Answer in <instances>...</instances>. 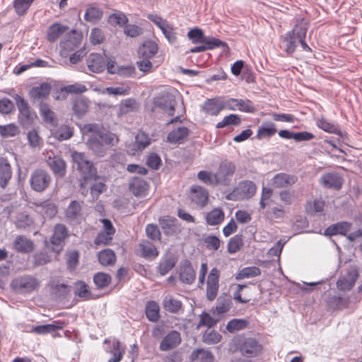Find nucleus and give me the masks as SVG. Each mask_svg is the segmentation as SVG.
Listing matches in <instances>:
<instances>
[{
	"label": "nucleus",
	"mask_w": 362,
	"mask_h": 362,
	"mask_svg": "<svg viewBox=\"0 0 362 362\" xmlns=\"http://www.w3.org/2000/svg\"><path fill=\"white\" fill-rule=\"evenodd\" d=\"M84 131L90 134L87 139V145L96 156L103 157L114 145L115 135L100 129L98 124H86Z\"/></svg>",
	"instance_id": "obj_1"
},
{
	"label": "nucleus",
	"mask_w": 362,
	"mask_h": 362,
	"mask_svg": "<svg viewBox=\"0 0 362 362\" xmlns=\"http://www.w3.org/2000/svg\"><path fill=\"white\" fill-rule=\"evenodd\" d=\"M180 102V97H176L173 94H166L158 98V105L169 115L176 116L172 119L169 123H175L180 121V117L184 112V107Z\"/></svg>",
	"instance_id": "obj_2"
},
{
	"label": "nucleus",
	"mask_w": 362,
	"mask_h": 362,
	"mask_svg": "<svg viewBox=\"0 0 362 362\" xmlns=\"http://www.w3.org/2000/svg\"><path fill=\"white\" fill-rule=\"evenodd\" d=\"M71 158L76 165L77 170L81 173L84 180L96 178V168L83 153L74 151L71 153Z\"/></svg>",
	"instance_id": "obj_3"
},
{
	"label": "nucleus",
	"mask_w": 362,
	"mask_h": 362,
	"mask_svg": "<svg viewBox=\"0 0 362 362\" xmlns=\"http://www.w3.org/2000/svg\"><path fill=\"white\" fill-rule=\"evenodd\" d=\"M257 187L250 180L240 182L233 190L227 196L228 200H243L250 199L256 193Z\"/></svg>",
	"instance_id": "obj_4"
},
{
	"label": "nucleus",
	"mask_w": 362,
	"mask_h": 362,
	"mask_svg": "<svg viewBox=\"0 0 362 362\" xmlns=\"http://www.w3.org/2000/svg\"><path fill=\"white\" fill-rule=\"evenodd\" d=\"M236 166L234 163L225 160L220 163L216 172L218 185L229 186L235 173Z\"/></svg>",
	"instance_id": "obj_5"
},
{
	"label": "nucleus",
	"mask_w": 362,
	"mask_h": 362,
	"mask_svg": "<svg viewBox=\"0 0 362 362\" xmlns=\"http://www.w3.org/2000/svg\"><path fill=\"white\" fill-rule=\"evenodd\" d=\"M52 181L51 176L44 170L37 169L35 170L30 179L31 188L37 192L45 191Z\"/></svg>",
	"instance_id": "obj_6"
},
{
	"label": "nucleus",
	"mask_w": 362,
	"mask_h": 362,
	"mask_svg": "<svg viewBox=\"0 0 362 362\" xmlns=\"http://www.w3.org/2000/svg\"><path fill=\"white\" fill-rule=\"evenodd\" d=\"M14 288L21 292H31L37 290L40 285V281L31 276H24L16 279L12 282Z\"/></svg>",
	"instance_id": "obj_7"
},
{
	"label": "nucleus",
	"mask_w": 362,
	"mask_h": 362,
	"mask_svg": "<svg viewBox=\"0 0 362 362\" xmlns=\"http://www.w3.org/2000/svg\"><path fill=\"white\" fill-rule=\"evenodd\" d=\"M13 99L15 100L19 110L18 118L21 121V123L24 127L29 126L32 123L33 115L32 114L28 103L21 96L18 94H16L13 96Z\"/></svg>",
	"instance_id": "obj_8"
},
{
	"label": "nucleus",
	"mask_w": 362,
	"mask_h": 362,
	"mask_svg": "<svg viewBox=\"0 0 362 362\" xmlns=\"http://www.w3.org/2000/svg\"><path fill=\"white\" fill-rule=\"evenodd\" d=\"M220 272L217 268H213L208 276L206 281V298L209 300H214L218 292Z\"/></svg>",
	"instance_id": "obj_9"
},
{
	"label": "nucleus",
	"mask_w": 362,
	"mask_h": 362,
	"mask_svg": "<svg viewBox=\"0 0 362 362\" xmlns=\"http://www.w3.org/2000/svg\"><path fill=\"white\" fill-rule=\"evenodd\" d=\"M262 350V346L255 338H247L240 345V351L244 356L255 357Z\"/></svg>",
	"instance_id": "obj_10"
},
{
	"label": "nucleus",
	"mask_w": 362,
	"mask_h": 362,
	"mask_svg": "<svg viewBox=\"0 0 362 362\" xmlns=\"http://www.w3.org/2000/svg\"><path fill=\"white\" fill-rule=\"evenodd\" d=\"M189 197L193 203L204 207L209 202V192L204 187L194 185L190 189Z\"/></svg>",
	"instance_id": "obj_11"
},
{
	"label": "nucleus",
	"mask_w": 362,
	"mask_h": 362,
	"mask_svg": "<svg viewBox=\"0 0 362 362\" xmlns=\"http://www.w3.org/2000/svg\"><path fill=\"white\" fill-rule=\"evenodd\" d=\"M297 181L296 175L280 173L272 177L271 185L274 188H285L293 185Z\"/></svg>",
	"instance_id": "obj_12"
},
{
	"label": "nucleus",
	"mask_w": 362,
	"mask_h": 362,
	"mask_svg": "<svg viewBox=\"0 0 362 362\" xmlns=\"http://www.w3.org/2000/svg\"><path fill=\"white\" fill-rule=\"evenodd\" d=\"M68 235V230L64 224L58 223L55 225L50 239L51 243L57 247L56 249L53 248L54 252H58L62 249V243Z\"/></svg>",
	"instance_id": "obj_13"
},
{
	"label": "nucleus",
	"mask_w": 362,
	"mask_h": 362,
	"mask_svg": "<svg viewBox=\"0 0 362 362\" xmlns=\"http://www.w3.org/2000/svg\"><path fill=\"white\" fill-rule=\"evenodd\" d=\"M86 64L90 71L100 73L105 69L106 61L102 54L92 53L87 57Z\"/></svg>",
	"instance_id": "obj_14"
},
{
	"label": "nucleus",
	"mask_w": 362,
	"mask_h": 362,
	"mask_svg": "<svg viewBox=\"0 0 362 362\" xmlns=\"http://www.w3.org/2000/svg\"><path fill=\"white\" fill-rule=\"evenodd\" d=\"M46 162L55 175L59 177L64 176L66 165L61 157L54 155L53 156H49L46 159Z\"/></svg>",
	"instance_id": "obj_15"
},
{
	"label": "nucleus",
	"mask_w": 362,
	"mask_h": 362,
	"mask_svg": "<svg viewBox=\"0 0 362 362\" xmlns=\"http://www.w3.org/2000/svg\"><path fill=\"white\" fill-rule=\"evenodd\" d=\"M181 337L180 333L177 331H172L161 341L160 349L163 351L170 350L179 345Z\"/></svg>",
	"instance_id": "obj_16"
},
{
	"label": "nucleus",
	"mask_w": 362,
	"mask_h": 362,
	"mask_svg": "<svg viewBox=\"0 0 362 362\" xmlns=\"http://www.w3.org/2000/svg\"><path fill=\"white\" fill-rule=\"evenodd\" d=\"M195 271L191 263L187 260L184 261L181 264L180 272V279L181 281L187 284H191L195 280Z\"/></svg>",
	"instance_id": "obj_17"
},
{
	"label": "nucleus",
	"mask_w": 362,
	"mask_h": 362,
	"mask_svg": "<svg viewBox=\"0 0 362 362\" xmlns=\"http://www.w3.org/2000/svg\"><path fill=\"white\" fill-rule=\"evenodd\" d=\"M148 186L145 180L139 177L133 178L129 185V191L136 197H144L148 191Z\"/></svg>",
	"instance_id": "obj_18"
},
{
	"label": "nucleus",
	"mask_w": 362,
	"mask_h": 362,
	"mask_svg": "<svg viewBox=\"0 0 362 362\" xmlns=\"http://www.w3.org/2000/svg\"><path fill=\"white\" fill-rule=\"evenodd\" d=\"M12 176V170L8 160L0 158V187L5 188Z\"/></svg>",
	"instance_id": "obj_19"
},
{
	"label": "nucleus",
	"mask_w": 362,
	"mask_h": 362,
	"mask_svg": "<svg viewBox=\"0 0 362 362\" xmlns=\"http://www.w3.org/2000/svg\"><path fill=\"white\" fill-rule=\"evenodd\" d=\"M225 218V213L223 210L219 207L214 208L211 211L206 213L205 220L207 225L215 226L220 225Z\"/></svg>",
	"instance_id": "obj_20"
},
{
	"label": "nucleus",
	"mask_w": 362,
	"mask_h": 362,
	"mask_svg": "<svg viewBox=\"0 0 362 362\" xmlns=\"http://www.w3.org/2000/svg\"><path fill=\"white\" fill-rule=\"evenodd\" d=\"M51 90V86L47 83H43L38 86H35L30 90L29 95L33 101H37L47 98Z\"/></svg>",
	"instance_id": "obj_21"
},
{
	"label": "nucleus",
	"mask_w": 362,
	"mask_h": 362,
	"mask_svg": "<svg viewBox=\"0 0 362 362\" xmlns=\"http://www.w3.org/2000/svg\"><path fill=\"white\" fill-rule=\"evenodd\" d=\"M89 109L88 100L84 97H78L73 101L72 110L78 117H82Z\"/></svg>",
	"instance_id": "obj_22"
},
{
	"label": "nucleus",
	"mask_w": 362,
	"mask_h": 362,
	"mask_svg": "<svg viewBox=\"0 0 362 362\" xmlns=\"http://www.w3.org/2000/svg\"><path fill=\"white\" fill-rule=\"evenodd\" d=\"M320 180L325 187L336 189H340L343 183L341 177L336 173H327L321 177Z\"/></svg>",
	"instance_id": "obj_23"
},
{
	"label": "nucleus",
	"mask_w": 362,
	"mask_h": 362,
	"mask_svg": "<svg viewBox=\"0 0 362 362\" xmlns=\"http://www.w3.org/2000/svg\"><path fill=\"white\" fill-rule=\"evenodd\" d=\"M203 110L210 115H217L223 110L222 100L212 98L206 100L202 107Z\"/></svg>",
	"instance_id": "obj_24"
},
{
	"label": "nucleus",
	"mask_w": 362,
	"mask_h": 362,
	"mask_svg": "<svg viewBox=\"0 0 362 362\" xmlns=\"http://www.w3.org/2000/svg\"><path fill=\"white\" fill-rule=\"evenodd\" d=\"M299 30V25H297L290 32L287 33L284 38L285 50L288 53H293L295 51L297 40V32Z\"/></svg>",
	"instance_id": "obj_25"
},
{
	"label": "nucleus",
	"mask_w": 362,
	"mask_h": 362,
	"mask_svg": "<svg viewBox=\"0 0 362 362\" xmlns=\"http://www.w3.org/2000/svg\"><path fill=\"white\" fill-rule=\"evenodd\" d=\"M214 360V357L212 353L204 349H195L190 355L192 362H213Z\"/></svg>",
	"instance_id": "obj_26"
},
{
	"label": "nucleus",
	"mask_w": 362,
	"mask_h": 362,
	"mask_svg": "<svg viewBox=\"0 0 362 362\" xmlns=\"http://www.w3.org/2000/svg\"><path fill=\"white\" fill-rule=\"evenodd\" d=\"M14 249L19 252L28 253L33 250V243L24 236H18L13 243Z\"/></svg>",
	"instance_id": "obj_27"
},
{
	"label": "nucleus",
	"mask_w": 362,
	"mask_h": 362,
	"mask_svg": "<svg viewBox=\"0 0 362 362\" xmlns=\"http://www.w3.org/2000/svg\"><path fill=\"white\" fill-rule=\"evenodd\" d=\"M35 211L48 218L54 216L57 212L56 205L50 202L35 204Z\"/></svg>",
	"instance_id": "obj_28"
},
{
	"label": "nucleus",
	"mask_w": 362,
	"mask_h": 362,
	"mask_svg": "<svg viewBox=\"0 0 362 362\" xmlns=\"http://www.w3.org/2000/svg\"><path fill=\"white\" fill-rule=\"evenodd\" d=\"M351 228L349 222H339L329 226L325 230V235L332 236L337 234L345 235Z\"/></svg>",
	"instance_id": "obj_29"
},
{
	"label": "nucleus",
	"mask_w": 362,
	"mask_h": 362,
	"mask_svg": "<svg viewBox=\"0 0 362 362\" xmlns=\"http://www.w3.org/2000/svg\"><path fill=\"white\" fill-rule=\"evenodd\" d=\"M349 276V279L346 277H341L339 279L337 283V288L339 289L346 291L351 290L354 287L358 274L357 272L354 270L352 272H350Z\"/></svg>",
	"instance_id": "obj_30"
},
{
	"label": "nucleus",
	"mask_w": 362,
	"mask_h": 362,
	"mask_svg": "<svg viewBox=\"0 0 362 362\" xmlns=\"http://www.w3.org/2000/svg\"><path fill=\"white\" fill-rule=\"evenodd\" d=\"M65 216L69 221H75L81 216V205L78 201H72L65 211Z\"/></svg>",
	"instance_id": "obj_31"
},
{
	"label": "nucleus",
	"mask_w": 362,
	"mask_h": 362,
	"mask_svg": "<svg viewBox=\"0 0 362 362\" xmlns=\"http://www.w3.org/2000/svg\"><path fill=\"white\" fill-rule=\"evenodd\" d=\"M99 262L103 266H111L116 262V255L113 250L105 249L98 254Z\"/></svg>",
	"instance_id": "obj_32"
},
{
	"label": "nucleus",
	"mask_w": 362,
	"mask_h": 362,
	"mask_svg": "<svg viewBox=\"0 0 362 362\" xmlns=\"http://www.w3.org/2000/svg\"><path fill=\"white\" fill-rule=\"evenodd\" d=\"M231 303V299L228 295L219 296L214 313L221 315L227 313L230 308Z\"/></svg>",
	"instance_id": "obj_33"
},
{
	"label": "nucleus",
	"mask_w": 362,
	"mask_h": 362,
	"mask_svg": "<svg viewBox=\"0 0 362 362\" xmlns=\"http://www.w3.org/2000/svg\"><path fill=\"white\" fill-rule=\"evenodd\" d=\"M103 11L95 6H89L87 8L85 14L84 19L92 24L97 23L103 17Z\"/></svg>",
	"instance_id": "obj_34"
},
{
	"label": "nucleus",
	"mask_w": 362,
	"mask_h": 362,
	"mask_svg": "<svg viewBox=\"0 0 362 362\" xmlns=\"http://www.w3.org/2000/svg\"><path fill=\"white\" fill-rule=\"evenodd\" d=\"M158 45L153 41H146L139 48V54L144 58H152L158 52Z\"/></svg>",
	"instance_id": "obj_35"
},
{
	"label": "nucleus",
	"mask_w": 362,
	"mask_h": 362,
	"mask_svg": "<svg viewBox=\"0 0 362 362\" xmlns=\"http://www.w3.org/2000/svg\"><path fill=\"white\" fill-rule=\"evenodd\" d=\"M276 132V124L267 122L262 124L257 131V137L258 139L269 138Z\"/></svg>",
	"instance_id": "obj_36"
},
{
	"label": "nucleus",
	"mask_w": 362,
	"mask_h": 362,
	"mask_svg": "<svg viewBox=\"0 0 362 362\" xmlns=\"http://www.w3.org/2000/svg\"><path fill=\"white\" fill-rule=\"evenodd\" d=\"M197 178L203 183L212 187L219 185L216 173L207 170H201L197 174Z\"/></svg>",
	"instance_id": "obj_37"
},
{
	"label": "nucleus",
	"mask_w": 362,
	"mask_h": 362,
	"mask_svg": "<svg viewBox=\"0 0 362 362\" xmlns=\"http://www.w3.org/2000/svg\"><path fill=\"white\" fill-rule=\"evenodd\" d=\"M142 255L145 258L153 259L158 255V251L156 246L151 242L145 240L139 244Z\"/></svg>",
	"instance_id": "obj_38"
},
{
	"label": "nucleus",
	"mask_w": 362,
	"mask_h": 362,
	"mask_svg": "<svg viewBox=\"0 0 362 362\" xmlns=\"http://www.w3.org/2000/svg\"><path fill=\"white\" fill-rule=\"evenodd\" d=\"M189 130L185 127H179L170 132L168 135V141L170 143H177L187 136Z\"/></svg>",
	"instance_id": "obj_39"
},
{
	"label": "nucleus",
	"mask_w": 362,
	"mask_h": 362,
	"mask_svg": "<svg viewBox=\"0 0 362 362\" xmlns=\"http://www.w3.org/2000/svg\"><path fill=\"white\" fill-rule=\"evenodd\" d=\"M67 28L61 25L60 23H54L52 25L47 32V39L49 42L56 41L59 36H61L65 31Z\"/></svg>",
	"instance_id": "obj_40"
},
{
	"label": "nucleus",
	"mask_w": 362,
	"mask_h": 362,
	"mask_svg": "<svg viewBox=\"0 0 362 362\" xmlns=\"http://www.w3.org/2000/svg\"><path fill=\"white\" fill-rule=\"evenodd\" d=\"M160 307L155 301H150L146 306V317L151 322H157L159 320Z\"/></svg>",
	"instance_id": "obj_41"
},
{
	"label": "nucleus",
	"mask_w": 362,
	"mask_h": 362,
	"mask_svg": "<svg viewBox=\"0 0 362 362\" xmlns=\"http://www.w3.org/2000/svg\"><path fill=\"white\" fill-rule=\"evenodd\" d=\"M125 352L124 347L119 341H114L110 350L112 357L108 359V362H119Z\"/></svg>",
	"instance_id": "obj_42"
},
{
	"label": "nucleus",
	"mask_w": 362,
	"mask_h": 362,
	"mask_svg": "<svg viewBox=\"0 0 362 362\" xmlns=\"http://www.w3.org/2000/svg\"><path fill=\"white\" fill-rule=\"evenodd\" d=\"M62 328V323H60L59 325L47 324L34 327L32 329V331L37 334H46L48 333H54L58 329H61Z\"/></svg>",
	"instance_id": "obj_43"
},
{
	"label": "nucleus",
	"mask_w": 362,
	"mask_h": 362,
	"mask_svg": "<svg viewBox=\"0 0 362 362\" xmlns=\"http://www.w3.org/2000/svg\"><path fill=\"white\" fill-rule=\"evenodd\" d=\"M222 339V336L217 331L208 328L202 336L204 342L208 344H214L218 343Z\"/></svg>",
	"instance_id": "obj_44"
},
{
	"label": "nucleus",
	"mask_w": 362,
	"mask_h": 362,
	"mask_svg": "<svg viewBox=\"0 0 362 362\" xmlns=\"http://www.w3.org/2000/svg\"><path fill=\"white\" fill-rule=\"evenodd\" d=\"M138 108L137 103L134 99H127L123 100L119 107V115H127L130 112L134 111Z\"/></svg>",
	"instance_id": "obj_45"
},
{
	"label": "nucleus",
	"mask_w": 362,
	"mask_h": 362,
	"mask_svg": "<svg viewBox=\"0 0 362 362\" xmlns=\"http://www.w3.org/2000/svg\"><path fill=\"white\" fill-rule=\"evenodd\" d=\"M164 308L173 313L178 312L182 307L181 301L172 298L171 296H166L163 303Z\"/></svg>",
	"instance_id": "obj_46"
},
{
	"label": "nucleus",
	"mask_w": 362,
	"mask_h": 362,
	"mask_svg": "<svg viewBox=\"0 0 362 362\" xmlns=\"http://www.w3.org/2000/svg\"><path fill=\"white\" fill-rule=\"evenodd\" d=\"M248 325V322L243 319H233L229 321L226 325V329L233 333L237 331L245 329Z\"/></svg>",
	"instance_id": "obj_47"
},
{
	"label": "nucleus",
	"mask_w": 362,
	"mask_h": 362,
	"mask_svg": "<svg viewBox=\"0 0 362 362\" xmlns=\"http://www.w3.org/2000/svg\"><path fill=\"white\" fill-rule=\"evenodd\" d=\"M40 115L44 121L54 124L56 122L54 112L49 108V105L45 103H41L40 105Z\"/></svg>",
	"instance_id": "obj_48"
},
{
	"label": "nucleus",
	"mask_w": 362,
	"mask_h": 362,
	"mask_svg": "<svg viewBox=\"0 0 362 362\" xmlns=\"http://www.w3.org/2000/svg\"><path fill=\"white\" fill-rule=\"evenodd\" d=\"M260 274V269L256 267H245L237 274L236 279L240 280L246 278L257 276Z\"/></svg>",
	"instance_id": "obj_49"
},
{
	"label": "nucleus",
	"mask_w": 362,
	"mask_h": 362,
	"mask_svg": "<svg viewBox=\"0 0 362 362\" xmlns=\"http://www.w3.org/2000/svg\"><path fill=\"white\" fill-rule=\"evenodd\" d=\"M18 127L14 124L0 125V134L2 137H13L19 134Z\"/></svg>",
	"instance_id": "obj_50"
},
{
	"label": "nucleus",
	"mask_w": 362,
	"mask_h": 362,
	"mask_svg": "<svg viewBox=\"0 0 362 362\" xmlns=\"http://www.w3.org/2000/svg\"><path fill=\"white\" fill-rule=\"evenodd\" d=\"M150 139L144 132H139L135 139V150L142 151L150 144Z\"/></svg>",
	"instance_id": "obj_51"
},
{
	"label": "nucleus",
	"mask_w": 362,
	"mask_h": 362,
	"mask_svg": "<svg viewBox=\"0 0 362 362\" xmlns=\"http://www.w3.org/2000/svg\"><path fill=\"white\" fill-rule=\"evenodd\" d=\"M111 279V276L109 274L103 272H98L93 277L95 285L101 288L107 286L110 284Z\"/></svg>",
	"instance_id": "obj_52"
},
{
	"label": "nucleus",
	"mask_w": 362,
	"mask_h": 362,
	"mask_svg": "<svg viewBox=\"0 0 362 362\" xmlns=\"http://www.w3.org/2000/svg\"><path fill=\"white\" fill-rule=\"evenodd\" d=\"M34 0H15L13 6L18 15L25 14Z\"/></svg>",
	"instance_id": "obj_53"
},
{
	"label": "nucleus",
	"mask_w": 362,
	"mask_h": 362,
	"mask_svg": "<svg viewBox=\"0 0 362 362\" xmlns=\"http://www.w3.org/2000/svg\"><path fill=\"white\" fill-rule=\"evenodd\" d=\"M217 322L218 320L214 319L209 314L203 313L199 315V322L197 325V329H199L204 326L208 327V328H212Z\"/></svg>",
	"instance_id": "obj_54"
},
{
	"label": "nucleus",
	"mask_w": 362,
	"mask_h": 362,
	"mask_svg": "<svg viewBox=\"0 0 362 362\" xmlns=\"http://www.w3.org/2000/svg\"><path fill=\"white\" fill-rule=\"evenodd\" d=\"M240 123V117L238 115L231 114L226 116L223 119L216 124V128L221 129L226 126L233 124L238 125Z\"/></svg>",
	"instance_id": "obj_55"
},
{
	"label": "nucleus",
	"mask_w": 362,
	"mask_h": 362,
	"mask_svg": "<svg viewBox=\"0 0 362 362\" xmlns=\"http://www.w3.org/2000/svg\"><path fill=\"white\" fill-rule=\"evenodd\" d=\"M129 90L130 88L129 86L122 85L117 87H107L105 89L103 93L113 95H125L129 93Z\"/></svg>",
	"instance_id": "obj_56"
},
{
	"label": "nucleus",
	"mask_w": 362,
	"mask_h": 362,
	"mask_svg": "<svg viewBox=\"0 0 362 362\" xmlns=\"http://www.w3.org/2000/svg\"><path fill=\"white\" fill-rule=\"evenodd\" d=\"M128 21L127 16L123 13H114L109 16L108 23L112 26H123Z\"/></svg>",
	"instance_id": "obj_57"
},
{
	"label": "nucleus",
	"mask_w": 362,
	"mask_h": 362,
	"mask_svg": "<svg viewBox=\"0 0 362 362\" xmlns=\"http://www.w3.org/2000/svg\"><path fill=\"white\" fill-rule=\"evenodd\" d=\"M72 135V129L66 125L60 127L54 133V137L59 141L68 139L71 138Z\"/></svg>",
	"instance_id": "obj_58"
},
{
	"label": "nucleus",
	"mask_w": 362,
	"mask_h": 362,
	"mask_svg": "<svg viewBox=\"0 0 362 362\" xmlns=\"http://www.w3.org/2000/svg\"><path fill=\"white\" fill-rule=\"evenodd\" d=\"M206 247L209 250L216 251L220 247L221 240L216 235H208L204 239Z\"/></svg>",
	"instance_id": "obj_59"
},
{
	"label": "nucleus",
	"mask_w": 362,
	"mask_h": 362,
	"mask_svg": "<svg viewBox=\"0 0 362 362\" xmlns=\"http://www.w3.org/2000/svg\"><path fill=\"white\" fill-rule=\"evenodd\" d=\"M243 245V240L240 235L232 238L228 243V252L230 254L235 253Z\"/></svg>",
	"instance_id": "obj_60"
},
{
	"label": "nucleus",
	"mask_w": 362,
	"mask_h": 362,
	"mask_svg": "<svg viewBox=\"0 0 362 362\" xmlns=\"http://www.w3.org/2000/svg\"><path fill=\"white\" fill-rule=\"evenodd\" d=\"M187 37L194 44L200 43L205 41V36L202 30L199 28L190 30L187 33Z\"/></svg>",
	"instance_id": "obj_61"
},
{
	"label": "nucleus",
	"mask_w": 362,
	"mask_h": 362,
	"mask_svg": "<svg viewBox=\"0 0 362 362\" xmlns=\"http://www.w3.org/2000/svg\"><path fill=\"white\" fill-rule=\"evenodd\" d=\"M146 233L153 240H160L161 233L156 224H148L146 226Z\"/></svg>",
	"instance_id": "obj_62"
},
{
	"label": "nucleus",
	"mask_w": 362,
	"mask_h": 362,
	"mask_svg": "<svg viewBox=\"0 0 362 362\" xmlns=\"http://www.w3.org/2000/svg\"><path fill=\"white\" fill-rule=\"evenodd\" d=\"M317 125L319 128L329 133H336L337 127L326 119L321 118L317 120Z\"/></svg>",
	"instance_id": "obj_63"
},
{
	"label": "nucleus",
	"mask_w": 362,
	"mask_h": 362,
	"mask_svg": "<svg viewBox=\"0 0 362 362\" xmlns=\"http://www.w3.org/2000/svg\"><path fill=\"white\" fill-rule=\"evenodd\" d=\"M175 265V262L173 259L168 258L163 260L158 267V272L161 275H165L170 270H171Z\"/></svg>",
	"instance_id": "obj_64"
}]
</instances>
